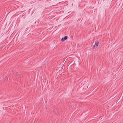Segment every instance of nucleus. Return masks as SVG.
Returning a JSON list of instances; mask_svg holds the SVG:
<instances>
[{"label": "nucleus", "mask_w": 123, "mask_h": 123, "mask_svg": "<svg viewBox=\"0 0 123 123\" xmlns=\"http://www.w3.org/2000/svg\"><path fill=\"white\" fill-rule=\"evenodd\" d=\"M68 37V36H65L62 38L61 39V41L62 42H63L64 40H65L67 39Z\"/></svg>", "instance_id": "1"}, {"label": "nucleus", "mask_w": 123, "mask_h": 123, "mask_svg": "<svg viewBox=\"0 0 123 123\" xmlns=\"http://www.w3.org/2000/svg\"><path fill=\"white\" fill-rule=\"evenodd\" d=\"M99 44L98 41H96L95 43V44L96 45V46H98V44Z\"/></svg>", "instance_id": "2"}, {"label": "nucleus", "mask_w": 123, "mask_h": 123, "mask_svg": "<svg viewBox=\"0 0 123 123\" xmlns=\"http://www.w3.org/2000/svg\"><path fill=\"white\" fill-rule=\"evenodd\" d=\"M16 75L18 77H20L19 74L18 73H16Z\"/></svg>", "instance_id": "3"}, {"label": "nucleus", "mask_w": 123, "mask_h": 123, "mask_svg": "<svg viewBox=\"0 0 123 123\" xmlns=\"http://www.w3.org/2000/svg\"><path fill=\"white\" fill-rule=\"evenodd\" d=\"M56 115H59V113H56Z\"/></svg>", "instance_id": "4"}, {"label": "nucleus", "mask_w": 123, "mask_h": 123, "mask_svg": "<svg viewBox=\"0 0 123 123\" xmlns=\"http://www.w3.org/2000/svg\"><path fill=\"white\" fill-rule=\"evenodd\" d=\"M93 47H95V45H94L93 46Z\"/></svg>", "instance_id": "5"}]
</instances>
